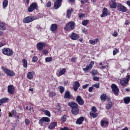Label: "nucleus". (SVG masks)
Masks as SVG:
<instances>
[{
  "mask_svg": "<svg viewBox=\"0 0 130 130\" xmlns=\"http://www.w3.org/2000/svg\"><path fill=\"white\" fill-rule=\"evenodd\" d=\"M44 112L45 115H47V116H48V117H50V116H51V114H50V112H49V111L45 110Z\"/></svg>",
  "mask_w": 130,
  "mask_h": 130,
  "instance_id": "nucleus-43",
  "label": "nucleus"
},
{
  "mask_svg": "<svg viewBox=\"0 0 130 130\" xmlns=\"http://www.w3.org/2000/svg\"><path fill=\"white\" fill-rule=\"evenodd\" d=\"M123 101H124V103H125V104H128L130 102V97L126 96V97L124 98Z\"/></svg>",
  "mask_w": 130,
  "mask_h": 130,
  "instance_id": "nucleus-30",
  "label": "nucleus"
},
{
  "mask_svg": "<svg viewBox=\"0 0 130 130\" xmlns=\"http://www.w3.org/2000/svg\"><path fill=\"white\" fill-rule=\"evenodd\" d=\"M129 24L130 22L128 20H125V25H129Z\"/></svg>",
  "mask_w": 130,
  "mask_h": 130,
  "instance_id": "nucleus-62",
  "label": "nucleus"
},
{
  "mask_svg": "<svg viewBox=\"0 0 130 130\" xmlns=\"http://www.w3.org/2000/svg\"><path fill=\"white\" fill-rule=\"evenodd\" d=\"M84 120H85V117L83 116L80 117L77 119L76 124H78L79 125H81V124H82V123H83L84 122Z\"/></svg>",
  "mask_w": 130,
  "mask_h": 130,
  "instance_id": "nucleus-21",
  "label": "nucleus"
},
{
  "mask_svg": "<svg viewBox=\"0 0 130 130\" xmlns=\"http://www.w3.org/2000/svg\"><path fill=\"white\" fill-rule=\"evenodd\" d=\"M34 76H35V72L30 71L27 73V78L28 80H32L34 78Z\"/></svg>",
  "mask_w": 130,
  "mask_h": 130,
  "instance_id": "nucleus-18",
  "label": "nucleus"
},
{
  "mask_svg": "<svg viewBox=\"0 0 130 130\" xmlns=\"http://www.w3.org/2000/svg\"><path fill=\"white\" fill-rule=\"evenodd\" d=\"M111 89L114 95H115V96H118V93H119V88H118L117 86L114 84H112L111 85Z\"/></svg>",
  "mask_w": 130,
  "mask_h": 130,
  "instance_id": "nucleus-9",
  "label": "nucleus"
},
{
  "mask_svg": "<svg viewBox=\"0 0 130 130\" xmlns=\"http://www.w3.org/2000/svg\"><path fill=\"white\" fill-rule=\"evenodd\" d=\"M56 125H57V122H52L49 125V126L48 127V128L49 129H54V128H55V126H56Z\"/></svg>",
  "mask_w": 130,
  "mask_h": 130,
  "instance_id": "nucleus-22",
  "label": "nucleus"
},
{
  "mask_svg": "<svg viewBox=\"0 0 130 130\" xmlns=\"http://www.w3.org/2000/svg\"><path fill=\"white\" fill-rule=\"evenodd\" d=\"M8 92L10 95H13L15 93V87L13 85H10L8 86Z\"/></svg>",
  "mask_w": 130,
  "mask_h": 130,
  "instance_id": "nucleus-15",
  "label": "nucleus"
},
{
  "mask_svg": "<svg viewBox=\"0 0 130 130\" xmlns=\"http://www.w3.org/2000/svg\"><path fill=\"white\" fill-rule=\"evenodd\" d=\"M89 115H90L91 117H93V118H96V117L98 116V114L97 113H93L92 112H90L89 113Z\"/></svg>",
  "mask_w": 130,
  "mask_h": 130,
  "instance_id": "nucleus-33",
  "label": "nucleus"
},
{
  "mask_svg": "<svg viewBox=\"0 0 130 130\" xmlns=\"http://www.w3.org/2000/svg\"><path fill=\"white\" fill-rule=\"evenodd\" d=\"M68 106L71 107V112L74 115H78L80 111V109H79V105L75 102H69L68 104Z\"/></svg>",
  "mask_w": 130,
  "mask_h": 130,
  "instance_id": "nucleus-1",
  "label": "nucleus"
},
{
  "mask_svg": "<svg viewBox=\"0 0 130 130\" xmlns=\"http://www.w3.org/2000/svg\"><path fill=\"white\" fill-rule=\"evenodd\" d=\"M112 35L113 36H114V37H117V35H118V34L117 33V31H115Z\"/></svg>",
  "mask_w": 130,
  "mask_h": 130,
  "instance_id": "nucleus-56",
  "label": "nucleus"
},
{
  "mask_svg": "<svg viewBox=\"0 0 130 130\" xmlns=\"http://www.w3.org/2000/svg\"><path fill=\"white\" fill-rule=\"evenodd\" d=\"M92 69L89 68L88 66H86V68L83 69V71L85 73H89Z\"/></svg>",
  "mask_w": 130,
  "mask_h": 130,
  "instance_id": "nucleus-32",
  "label": "nucleus"
},
{
  "mask_svg": "<svg viewBox=\"0 0 130 130\" xmlns=\"http://www.w3.org/2000/svg\"><path fill=\"white\" fill-rule=\"evenodd\" d=\"M91 111H92V112L96 113L97 112V109H96L95 107H92L91 108Z\"/></svg>",
  "mask_w": 130,
  "mask_h": 130,
  "instance_id": "nucleus-50",
  "label": "nucleus"
},
{
  "mask_svg": "<svg viewBox=\"0 0 130 130\" xmlns=\"http://www.w3.org/2000/svg\"><path fill=\"white\" fill-rule=\"evenodd\" d=\"M89 20L84 19L82 21V24L83 25V26H87V25L89 24Z\"/></svg>",
  "mask_w": 130,
  "mask_h": 130,
  "instance_id": "nucleus-37",
  "label": "nucleus"
},
{
  "mask_svg": "<svg viewBox=\"0 0 130 130\" xmlns=\"http://www.w3.org/2000/svg\"><path fill=\"white\" fill-rule=\"evenodd\" d=\"M8 115L9 117H16L17 116V112H16V110H13L11 112H9Z\"/></svg>",
  "mask_w": 130,
  "mask_h": 130,
  "instance_id": "nucleus-25",
  "label": "nucleus"
},
{
  "mask_svg": "<svg viewBox=\"0 0 130 130\" xmlns=\"http://www.w3.org/2000/svg\"><path fill=\"white\" fill-rule=\"evenodd\" d=\"M100 99L102 101V102H103V103H104V102H105V101H106V100H108V101H110V98H108V96H107V95H106V94L105 93H103L100 97Z\"/></svg>",
  "mask_w": 130,
  "mask_h": 130,
  "instance_id": "nucleus-16",
  "label": "nucleus"
},
{
  "mask_svg": "<svg viewBox=\"0 0 130 130\" xmlns=\"http://www.w3.org/2000/svg\"><path fill=\"white\" fill-rule=\"evenodd\" d=\"M82 32L84 34H88V30L85 28L82 29Z\"/></svg>",
  "mask_w": 130,
  "mask_h": 130,
  "instance_id": "nucleus-55",
  "label": "nucleus"
},
{
  "mask_svg": "<svg viewBox=\"0 0 130 130\" xmlns=\"http://www.w3.org/2000/svg\"><path fill=\"white\" fill-rule=\"evenodd\" d=\"M93 87H89L88 88L89 92H90V93L92 92V91H93Z\"/></svg>",
  "mask_w": 130,
  "mask_h": 130,
  "instance_id": "nucleus-60",
  "label": "nucleus"
},
{
  "mask_svg": "<svg viewBox=\"0 0 130 130\" xmlns=\"http://www.w3.org/2000/svg\"><path fill=\"white\" fill-rule=\"evenodd\" d=\"M108 15H110L109 14V12H108V9L106 8H104L102 11V14L101 15V18H105V17H107Z\"/></svg>",
  "mask_w": 130,
  "mask_h": 130,
  "instance_id": "nucleus-14",
  "label": "nucleus"
},
{
  "mask_svg": "<svg viewBox=\"0 0 130 130\" xmlns=\"http://www.w3.org/2000/svg\"><path fill=\"white\" fill-rule=\"evenodd\" d=\"M117 9L119 12H122V13H125L127 12V8H126L124 6L122 5L120 3L118 4Z\"/></svg>",
  "mask_w": 130,
  "mask_h": 130,
  "instance_id": "nucleus-8",
  "label": "nucleus"
},
{
  "mask_svg": "<svg viewBox=\"0 0 130 130\" xmlns=\"http://www.w3.org/2000/svg\"><path fill=\"white\" fill-rule=\"evenodd\" d=\"M60 130H69V127L65 126L63 128H61Z\"/></svg>",
  "mask_w": 130,
  "mask_h": 130,
  "instance_id": "nucleus-61",
  "label": "nucleus"
},
{
  "mask_svg": "<svg viewBox=\"0 0 130 130\" xmlns=\"http://www.w3.org/2000/svg\"><path fill=\"white\" fill-rule=\"evenodd\" d=\"M70 38L72 40H78L80 38V36L76 33L72 32L70 36Z\"/></svg>",
  "mask_w": 130,
  "mask_h": 130,
  "instance_id": "nucleus-19",
  "label": "nucleus"
},
{
  "mask_svg": "<svg viewBox=\"0 0 130 130\" xmlns=\"http://www.w3.org/2000/svg\"><path fill=\"white\" fill-rule=\"evenodd\" d=\"M22 62H23V68L27 69V68L28 67V62L27 61L26 59H23Z\"/></svg>",
  "mask_w": 130,
  "mask_h": 130,
  "instance_id": "nucleus-31",
  "label": "nucleus"
},
{
  "mask_svg": "<svg viewBox=\"0 0 130 130\" xmlns=\"http://www.w3.org/2000/svg\"><path fill=\"white\" fill-rule=\"evenodd\" d=\"M25 123L27 125H29V124H30V120L28 119H25Z\"/></svg>",
  "mask_w": 130,
  "mask_h": 130,
  "instance_id": "nucleus-49",
  "label": "nucleus"
},
{
  "mask_svg": "<svg viewBox=\"0 0 130 130\" xmlns=\"http://www.w3.org/2000/svg\"><path fill=\"white\" fill-rule=\"evenodd\" d=\"M110 7L111 9H116V7H117V4H116V3H110Z\"/></svg>",
  "mask_w": 130,
  "mask_h": 130,
  "instance_id": "nucleus-35",
  "label": "nucleus"
},
{
  "mask_svg": "<svg viewBox=\"0 0 130 130\" xmlns=\"http://www.w3.org/2000/svg\"><path fill=\"white\" fill-rule=\"evenodd\" d=\"M88 1L89 0H81V3L82 5H85V4H86V3H88Z\"/></svg>",
  "mask_w": 130,
  "mask_h": 130,
  "instance_id": "nucleus-52",
  "label": "nucleus"
},
{
  "mask_svg": "<svg viewBox=\"0 0 130 130\" xmlns=\"http://www.w3.org/2000/svg\"><path fill=\"white\" fill-rule=\"evenodd\" d=\"M98 42H99V39L98 38H96L94 41H93V40H89V43L92 44V45H95V44H97Z\"/></svg>",
  "mask_w": 130,
  "mask_h": 130,
  "instance_id": "nucleus-28",
  "label": "nucleus"
},
{
  "mask_svg": "<svg viewBox=\"0 0 130 130\" xmlns=\"http://www.w3.org/2000/svg\"><path fill=\"white\" fill-rule=\"evenodd\" d=\"M50 31L52 32H54L55 31L57 30V24L56 23L52 24L50 27Z\"/></svg>",
  "mask_w": 130,
  "mask_h": 130,
  "instance_id": "nucleus-24",
  "label": "nucleus"
},
{
  "mask_svg": "<svg viewBox=\"0 0 130 130\" xmlns=\"http://www.w3.org/2000/svg\"><path fill=\"white\" fill-rule=\"evenodd\" d=\"M38 60V57L37 56H35L32 57V62H36Z\"/></svg>",
  "mask_w": 130,
  "mask_h": 130,
  "instance_id": "nucleus-47",
  "label": "nucleus"
},
{
  "mask_svg": "<svg viewBox=\"0 0 130 130\" xmlns=\"http://www.w3.org/2000/svg\"><path fill=\"white\" fill-rule=\"evenodd\" d=\"M58 89H59V92L61 94H62L63 92H64V87L62 86H60L58 87Z\"/></svg>",
  "mask_w": 130,
  "mask_h": 130,
  "instance_id": "nucleus-42",
  "label": "nucleus"
},
{
  "mask_svg": "<svg viewBox=\"0 0 130 130\" xmlns=\"http://www.w3.org/2000/svg\"><path fill=\"white\" fill-rule=\"evenodd\" d=\"M36 19H35V17L34 16H29L25 17L23 20V22L24 24H28L29 23H31V22H33V21H35Z\"/></svg>",
  "mask_w": 130,
  "mask_h": 130,
  "instance_id": "nucleus-7",
  "label": "nucleus"
},
{
  "mask_svg": "<svg viewBox=\"0 0 130 130\" xmlns=\"http://www.w3.org/2000/svg\"><path fill=\"white\" fill-rule=\"evenodd\" d=\"M50 119L47 117H44L40 119L39 121V124H40L41 126H43L44 122H50Z\"/></svg>",
  "mask_w": 130,
  "mask_h": 130,
  "instance_id": "nucleus-10",
  "label": "nucleus"
},
{
  "mask_svg": "<svg viewBox=\"0 0 130 130\" xmlns=\"http://www.w3.org/2000/svg\"><path fill=\"white\" fill-rule=\"evenodd\" d=\"M7 29V25L5 22H0V30L4 31Z\"/></svg>",
  "mask_w": 130,
  "mask_h": 130,
  "instance_id": "nucleus-26",
  "label": "nucleus"
},
{
  "mask_svg": "<svg viewBox=\"0 0 130 130\" xmlns=\"http://www.w3.org/2000/svg\"><path fill=\"white\" fill-rule=\"evenodd\" d=\"M9 5V1L8 0H4L3 3V7L4 8H7Z\"/></svg>",
  "mask_w": 130,
  "mask_h": 130,
  "instance_id": "nucleus-34",
  "label": "nucleus"
},
{
  "mask_svg": "<svg viewBox=\"0 0 130 130\" xmlns=\"http://www.w3.org/2000/svg\"><path fill=\"white\" fill-rule=\"evenodd\" d=\"M1 69L8 77H15V76H16V73L13 70L5 68L4 66H2Z\"/></svg>",
  "mask_w": 130,
  "mask_h": 130,
  "instance_id": "nucleus-2",
  "label": "nucleus"
},
{
  "mask_svg": "<svg viewBox=\"0 0 130 130\" xmlns=\"http://www.w3.org/2000/svg\"><path fill=\"white\" fill-rule=\"evenodd\" d=\"M94 63L95 62L94 61H91L88 66L90 69H92V68H93V66H94Z\"/></svg>",
  "mask_w": 130,
  "mask_h": 130,
  "instance_id": "nucleus-46",
  "label": "nucleus"
},
{
  "mask_svg": "<svg viewBox=\"0 0 130 130\" xmlns=\"http://www.w3.org/2000/svg\"><path fill=\"white\" fill-rule=\"evenodd\" d=\"M80 86L81 84H80V82L78 81H75L73 83V87L75 92H77V91H78V89L80 88Z\"/></svg>",
  "mask_w": 130,
  "mask_h": 130,
  "instance_id": "nucleus-13",
  "label": "nucleus"
},
{
  "mask_svg": "<svg viewBox=\"0 0 130 130\" xmlns=\"http://www.w3.org/2000/svg\"><path fill=\"white\" fill-rule=\"evenodd\" d=\"M5 45H6V44L3 42H1L0 43V48L1 47H3V46H5Z\"/></svg>",
  "mask_w": 130,
  "mask_h": 130,
  "instance_id": "nucleus-63",
  "label": "nucleus"
},
{
  "mask_svg": "<svg viewBox=\"0 0 130 130\" xmlns=\"http://www.w3.org/2000/svg\"><path fill=\"white\" fill-rule=\"evenodd\" d=\"M0 100L2 103V104H4V103H7V102L9 101V99L7 98H4L3 99H1Z\"/></svg>",
  "mask_w": 130,
  "mask_h": 130,
  "instance_id": "nucleus-36",
  "label": "nucleus"
},
{
  "mask_svg": "<svg viewBox=\"0 0 130 130\" xmlns=\"http://www.w3.org/2000/svg\"><path fill=\"white\" fill-rule=\"evenodd\" d=\"M46 62H50V61H52V57H47L45 58Z\"/></svg>",
  "mask_w": 130,
  "mask_h": 130,
  "instance_id": "nucleus-44",
  "label": "nucleus"
},
{
  "mask_svg": "<svg viewBox=\"0 0 130 130\" xmlns=\"http://www.w3.org/2000/svg\"><path fill=\"white\" fill-rule=\"evenodd\" d=\"M72 11H73V9L72 10H68L67 11V17L70 19L71 18V16L72 15Z\"/></svg>",
  "mask_w": 130,
  "mask_h": 130,
  "instance_id": "nucleus-39",
  "label": "nucleus"
},
{
  "mask_svg": "<svg viewBox=\"0 0 130 130\" xmlns=\"http://www.w3.org/2000/svg\"><path fill=\"white\" fill-rule=\"evenodd\" d=\"M113 106V103L112 102H109L108 104L106 105V109L107 110H109V109H111L112 108Z\"/></svg>",
  "mask_w": 130,
  "mask_h": 130,
  "instance_id": "nucleus-27",
  "label": "nucleus"
},
{
  "mask_svg": "<svg viewBox=\"0 0 130 130\" xmlns=\"http://www.w3.org/2000/svg\"><path fill=\"white\" fill-rule=\"evenodd\" d=\"M54 96H56V93L55 92H51L49 94V97L50 98H53Z\"/></svg>",
  "mask_w": 130,
  "mask_h": 130,
  "instance_id": "nucleus-40",
  "label": "nucleus"
},
{
  "mask_svg": "<svg viewBox=\"0 0 130 130\" xmlns=\"http://www.w3.org/2000/svg\"><path fill=\"white\" fill-rule=\"evenodd\" d=\"M130 80V75L127 73L126 78H123L120 80V83L122 86V87H125L127 84H128V82H129Z\"/></svg>",
  "mask_w": 130,
  "mask_h": 130,
  "instance_id": "nucleus-3",
  "label": "nucleus"
},
{
  "mask_svg": "<svg viewBox=\"0 0 130 130\" xmlns=\"http://www.w3.org/2000/svg\"><path fill=\"white\" fill-rule=\"evenodd\" d=\"M61 3H62V0H56V2L54 4V8L55 10L59 9L61 6Z\"/></svg>",
  "mask_w": 130,
  "mask_h": 130,
  "instance_id": "nucleus-12",
  "label": "nucleus"
},
{
  "mask_svg": "<svg viewBox=\"0 0 130 130\" xmlns=\"http://www.w3.org/2000/svg\"><path fill=\"white\" fill-rule=\"evenodd\" d=\"M94 81H99V77L97 76H95L93 78Z\"/></svg>",
  "mask_w": 130,
  "mask_h": 130,
  "instance_id": "nucleus-57",
  "label": "nucleus"
},
{
  "mask_svg": "<svg viewBox=\"0 0 130 130\" xmlns=\"http://www.w3.org/2000/svg\"><path fill=\"white\" fill-rule=\"evenodd\" d=\"M44 47H45V43L39 42L37 44V48L39 51L43 50Z\"/></svg>",
  "mask_w": 130,
  "mask_h": 130,
  "instance_id": "nucleus-17",
  "label": "nucleus"
},
{
  "mask_svg": "<svg viewBox=\"0 0 130 130\" xmlns=\"http://www.w3.org/2000/svg\"><path fill=\"white\" fill-rule=\"evenodd\" d=\"M126 5H127V6L130 7V1H127L126 2Z\"/></svg>",
  "mask_w": 130,
  "mask_h": 130,
  "instance_id": "nucleus-64",
  "label": "nucleus"
},
{
  "mask_svg": "<svg viewBox=\"0 0 130 130\" xmlns=\"http://www.w3.org/2000/svg\"><path fill=\"white\" fill-rule=\"evenodd\" d=\"M84 17H85V14H83V13H81L80 14H79V19H82V18H84Z\"/></svg>",
  "mask_w": 130,
  "mask_h": 130,
  "instance_id": "nucleus-54",
  "label": "nucleus"
},
{
  "mask_svg": "<svg viewBox=\"0 0 130 130\" xmlns=\"http://www.w3.org/2000/svg\"><path fill=\"white\" fill-rule=\"evenodd\" d=\"M60 119L62 122H66V121H67V116L66 115H63L61 117Z\"/></svg>",
  "mask_w": 130,
  "mask_h": 130,
  "instance_id": "nucleus-41",
  "label": "nucleus"
},
{
  "mask_svg": "<svg viewBox=\"0 0 130 130\" xmlns=\"http://www.w3.org/2000/svg\"><path fill=\"white\" fill-rule=\"evenodd\" d=\"M76 100L79 105H84V104L85 103V101H84V100H83V98H82L81 95H78L76 97Z\"/></svg>",
  "mask_w": 130,
  "mask_h": 130,
  "instance_id": "nucleus-11",
  "label": "nucleus"
},
{
  "mask_svg": "<svg viewBox=\"0 0 130 130\" xmlns=\"http://www.w3.org/2000/svg\"><path fill=\"white\" fill-rule=\"evenodd\" d=\"M90 74H91L92 76H96V75H98V71L93 69L91 71Z\"/></svg>",
  "mask_w": 130,
  "mask_h": 130,
  "instance_id": "nucleus-38",
  "label": "nucleus"
},
{
  "mask_svg": "<svg viewBox=\"0 0 130 130\" xmlns=\"http://www.w3.org/2000/svg\"><path fill=\"white\" fill-rule=\"evenodd\" d=\"M46 6L47 8H50L51 7V2L50 1H49L46 4Z\"/></svg>",
  "mask_w": 130,
  "mask_h": 130,
  "instance_id": "nucleus-48",
  "label": "nucleus"
},
{
  "mask_svg": "<svg viewBox=\"0 0 130 130\" xmlns=\"http://www.w3.org/2000/svg\"><path fill=\"white\" fill-rule=\"evenodd\" d=\"M63 98L64 99H71L72 98V95H71V92L70 90H67L65 91V94L64 95Z\"/></svg>",
  "mask_w": 130,
  "mask_h": 130,
  "instance_id": "nucleus-23",
  "label": "nucleus"
},
{
  "mask_svg": "<svg viewBox=\"0 0 130 130\" xmlns=\"http://www.w3.org/2000/svg\"><path fill=\"white\" fill-rule=\"evenodd\" d=\"M2 53L4 55H7V56H12V55L14 54V51H13V50L9 48L2 49Z\"/></svg>",
  "mask_w": 130,
  "mask_h": 130,
  "instance_id": "nucleus-5",
  "label": "nucleus"
},
{
  "mask_svg": "<svg viewBox=\"0 0 130 130\" xmlns=\"http://www.w3.org/2000/svg\"><path fill=\"white\" fill-rule=\"evenodd\" d=\"M118 52H119V50L116 48L113 51V55H116L117 53H118Z\"/></svg>",
  "mask_w": 130,
  "mask_h": 130,
  "instance_id": "nucleus-45",
  "label": "nucleus"
},
{
  "mask_svg": "<svg viewBox=\"0 0 130 130\" xmlns=\"http://www.w3.org/2000/svg\"><path fill=\"white\" fill-rule=\"evenodd\" d=\"M93 87L96 88V89H99V88H100V84L99 83L95 84L93 85Z\"/></svg>",
  "mask_w": 130,
  "mask_h": 130,
  "instance_id": "nucleus-53",
  "label": "nucleus"
},
{
  "mask_svg": "<svg viewBox=\"0 0 130 130\" xmlns=\"http://www.w3.org/2000/svg\"><path fill=\"white\" fill-rule=\"evenodd\" d=\"M75 23L73 21L69 22L64 27V29L66 31H72L75 29Z\"/></svg>",
  "mask_w": 130,
  "mask_h": 130,
  "instance_id": "nucleus-4",
  "label": "nucleus"
},
{
  "mask_svg": "<svg viewBox=\"0 0 130 130\" xmlns=\"http://www.w3.org/2000/svg\"><path fill=\"white\" fill-rule=\"evenodd\" d=\"M42 53H43V54H44L45 55H46V54H48V51L46 49H44L42 51Z\"/></svg>",
  "mask_w": 130,
  "mask_h": 130,
  "instance_id": "nucleus-51",
  "label": "nucleus"
},
{
  "mask_svg": "<svg viewBox=\"0 0 130 130\" xmlns=\"http://www.w3.org/2000/svg\"><path fill=\"white\" fill-rule=\"evenodd\" d=\"M67 70L66 68L62 69V70H60L59 72V74L58 75V77H60V76H62V75H64L66 74Z\"/></svg>",
  "mask_w": 130,
  "mask_h": 130,
  "instance_id": "nucleus-29",
  "label": "nucleus"
},
{
  "mask_svg": "<svg viewBox=\"0 0 130 130\" xmlns=\"http://www.w3.org/2000/svg\"><path fill=\"white\" fill-rule=\"evenodd\" d=\"M77 58L72 57L71 58V61H73V62H76V60H77Z\"/></svg>",
  "mask_w": 130,
  "mask_h": 130,
  "instance_id": "nucleus-58",
  "label": "nucleus"
},
{
  "mask_svg": "<svg viewBox=\"0 0 130 130\" xmlns=\"http://www.w3.org/2000/svg\"><path fill=\"white\" fill-rule=\"evenodd\" d=\"M88 87H89V84H85V85H83V86H82V88H83V89H87V88H88Z\"/></svg>",
  "mask_w": 130,
  "mask_h": 130,
  "instance_id": "nucleus-59",
  "label": "nucleus"
},
{
  "mask_svg": "<svg viewBox=\"0 0 130 130\" xmlns=\"http://www.w3.org/2000/svg\"><path fill=\"white\" fill-rule=\"evenodd\" d=\"M101 125L103 128L107 127V126H108V121L102 119L101 121Z\"/></svg>",
  "mask_w": 130,
  "mask_h": 130,
  "instance_id": "nucleus-20",
  "label": "nucleus"
},
{
  "mask_svg": "<svg viewBox=\"0 0 130 130\" xmlns=\"http://www.w3.org/2000/svg\"><path fill=\"white\" fill-rule=\"evenodd\" d=\"M37 9H38V5L37 3L34 2L31 3L29 8H28L27 12H28V13H32V12H34L35 10H37Z\"/></svg>",
  "mask_w": 130,
  "mask_h": 130,
  "instance_id": "nucleus-6",
  "label": "nucleus"
}]
</instances>
